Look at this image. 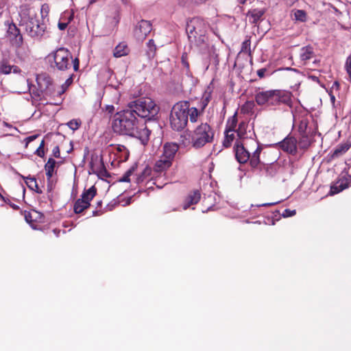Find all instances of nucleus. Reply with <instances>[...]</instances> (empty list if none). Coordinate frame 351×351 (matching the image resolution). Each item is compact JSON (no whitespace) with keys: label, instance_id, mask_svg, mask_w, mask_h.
<instances>
[{"label":"nucleus","instance_id":"1","mask_svg":"<svg viewBox=\"0 0 351 351\" xmlns=\"http://www.w3.org/2000/svg\"><path fill=\"white\" fill-rule=\"evenodd\" d=\"M112 128L115 133L147 141L151 134L146 123L139 120L130 108L117 112L114 116Z\"/></svg>","mask_w":351,"mask_h":351},{"label":"nucleus","instance_id":"2","mask_svg":"<svg viewBox=\"0 0 351 351\" xmlns=\"http://www.w3.org/2000/svg\"><path fill=\"white\" fill-rule=\"evenodd\" d=\"M291 92L285 90L258 88L255 91L254 101L259 106L276 109L282 105L291 107Z\"/></svg>","mask_w":351,"mask_h":351},{"label":"nucleus","instance_id":"3","mask_svg":"<svg viewBox=\"0 0 351 351\" xmlns=\"http://www.w3.org/2000/svg\"><path fill=\"white\" fill-rule=\"evenodd\" d=\"M208 24L204 19L199 17L193 18L188 21L186 27L189 41L197 47H203L208 40Z\"/></svg>","mask_w":351,"mask_h":351},{"label":"nucleus","instance_id":"4","mask_svg":"<svg viewBox=\"0 0 351 351\" xmlns=\"http://www.w3.org/2000/svg\"><path fill=\"white\" fill-rule=\"evenodd\" d=\"M29 9L26 5L20 7L19 15L21 20L19 25H25V32L30 37L40 39L47 32V25L44 22L32 17H29L28 20L25 21V18L29 15Z\"/></svg>","mask_w":351,"mask_h":351},{"label":"nucleus","instance_id":"5","mask_svg":"<svg viewBox=\"0 0 351 351\" xmlns=\"http://www.w3.org/2000/svg\"><path fill=\"white\" fill-rule=\"evenodd\" d=\"M215 134L211 125L207 123H201L191 132L190 143L194 149H201L214 141Z\"/></svg>","mask_w":351,"mask_h":351},{"label":"nucleus","instance_id":"6","mask_svg":"<svg viewBox=\"0 0 351 351\" xmlns=\"http://www.w3.org/2000/svg\"><path fill=\"white\" fill-rule=\"evenodd\" d=\"M134 113L142 118H151L155 117L159 112V107L155 101L149 97H141L131 101L128 105Z\"/></svg>","mask_w":351,"mask_h":351},{"label":"nucleus","instance_id":"7","mask_svg":"<svg viewBox=\"0 0 351 351\" xmlns=\"http://www.w3.org/2000/svg\"><path fill=\"white\" fill-rule=\"evenodd\" d=\"M190 106L189 101H180L172 108L170 114V125L176 131H182L187 125V109Z\"/></svg>","mask_w":351,"mask_h":351},{"label":"nucleus","instance_id":"8","mask_svg":"<svg viewBox=\"0 0 351 351\" xmlns=\"http://www.w3.org/2000/svg\"><path fill=\"white\" fill-rule=\"evenodd\" d=\"M97 188L95 186H92L88 189H84L81 195V198L77 199L74 204V213L80 214L89 208L90 206V202L97 195Z\"/></svg>","mask_w":351,"mask_h":351},{"label":"nucleus","instance_id":"9","mask_svg":"<svg viewBox=\"0 0 351 351\" xmlns=\"http://www.w3.org/2000/svg\"><path fill=\"white\" fill-rule=\"evenodd\" d=\"M55 67L59 71H66L71 68L72 56L70 51L63 47L58 49L53 53Z\"/></svg>","mask_w":351,"mask_h":351},{"label":"nucleus","instance_id":"10","mask_svg":"<svg viewBox=\"0 0 351 351\" xmlns=\"http://www.w3.org/2000/svg\"><path fill=\"white\" fill-rule=\"evenodd\" d=\"M8 25L7 34L12 45L16 48L22 47L23 44V37L21 33L20 29L18 28L13 22L8 23Z\"/></svg>","mask_w":351,"mask_h":351},{"label":"nucleus","instance_id":"11","mask_svg":"<svg viewBox=\"0 0 351 351\" xmlns=\"http://www.w3.org/2000/svg\"><path fill=\"white\" fill-rule=\"evenodd\" d=\"M276 147L285 152L295 155L298 151V141L294 136L288 135L282 141L277 143Z\"/></svg>","mask_w":351,"mask_h":351},{"label":"nucleus","instance_id":"12","mask_svg":"<svg viewBox=\"0 0 351 351\" xmlns=\"http://www.w3.org/2000/svg\"><path fill=\"white\" fill-rule=\"evenodd\" d=\"M349 172L342 176L338 181L330 186V194H337L344 189H347L351 183V167L349 168Z\"/></svg>","mask_w":351,"mask_h":351},{"label":"nucleus","instance_id":"13","mask_svg":"<svg viewBox=\"0 0 351 351\" xmlns=\"http://www.w3.org/2000/svg\"><path fill=\"white\" fill-rule=\"evenodd\" d=\"M152 25L149 21L141 20L134 29V35L139 40H144L151 32Z\"/></svg>","mask_w":351,"mask_h":351},{"label":"nucleus","instance_id":"14","mask_svg":"<svg viewBox=\"0 0 351 351\" xmlns=\"http://www.w3.org/2000/svg\"><path fill=\"white\" fill-rule=\"evenodd\" d=\"M235 157L240 164H245L250 160V150L240 141H237L234 147Z\"/></svg>","mask_w":351,"mask_h":351},{"label":"nucleus","instance_id":"15","mask_svg":"<svg viewBox=\"0 0 351 351\" xmlns=\"http://www.w3.org/2000/svg\"><path fill=\"white\" fill-rule=\"evenodd\" d=\"M179 148L180 146L176 143H165L162 146V154L161 156L173 162Z\"/></svg>","mask_w":351,"mask_h":351},{"label":"nucleus","instance_id":"16","mask_svg":"<svg viewBox=\"0 0 351 351\" xmlns=\"http://www.w3.org/2000/svg\"><path fill=\"white\" fill-rule=\"evenodd\" d=\"M36 83L41 92H46L52 85V79L46 73H42L36 75Z\"/></svg>","mask_w":351,"mask_h":351},{"label":"nucleus","instance_id":"17","mask_svg":"<svg viewBox=\"0 0 351 351\" xmlns=\"http://www.w3.org/2000/svg\"><path fill=\"white\" fill-rule=\"evenodd\" d=\"M173 165L169 160L166 159L160 156V158L156 161L153 170L157 173H165Z\"/></svg>","mask_w":351,"mask_h":351},{"label":"nucleus","instance_id":"18","mask_svg":"<svg viewBox=\"0 0 351 351\" xmlns=\"http://www.w3.org/2000/svg\"><path fill=\"white\" fill-rule=\"evenodd\" d=\"M254 145H256V149L252 152V154L250 155V160H248V162H250V165L253 169L257 168L258 166L260 165V154L262 152V147L259 145H258L256 142L254 141Z\"/></svg>","mask_w":351,"mask_h":351},{"label":"nucleus","instance_id":"19","mask_svg":"<svg viewBox=\"0 0 351 351\" xmlns=\"http://www.w3.org/2000/svg\"><path fill=\"white\" fill-rule=\"evenodd\" d=\"M201 198V194L199 191H194L190 193L185 198L183 204V209L186 210L191 206L196 204L199 202Z\"/></svg>","mask_w":351,"mask_h":351},{"label":"nucleus","instance_id":"20","mask_svg":"<svg viewBox=\"0 0 351 351\" xmlns=\"http://www.w3.org/2000/svg\"><path fill=\"white\" fill-rule=\"evenodd\" d=\"M351 147V143L347 142L337 145L330 154L331 159H336L343 156Z\"/></svg>","mask_w":351,"mask_h":351},{"label":"nucleus","instance_id":"21","mask_svg":"<svg viewBox=\"0 0 351 351\" xmlns=\"http://www.w3.org/2000/svg\"><path fill=\"white\" fill-rule=\"evenodd\" d=\"M309 119L308 116L305 114L299 118L298 121V132L300 135H305V134H312L311 128L308 127Z\"/></svg>","mask_w":351,"mask_h":351},{"label":"nucleus","instance_id":"22","mask_svg":"<svg viewBox=\"0 0 351 351\" xmlns=\"http://www.w3.org/2000/svg\"><path fill=\"white\" fill-rule=\"evenodd\" d=\"M315 56V52L313 47L308 45L303 47L300 49V58L301 61L306 64L307 61L310 60Z\"/></svg>","mask_w":351,"mask_h":351},{"label":"nucleus","instance_id":"23","mask_svg":"<svg viewBox=\"0 0 351 351\" xmlns=\"http://www.w3.org/2000/svg\"><path fill=\"white\" fill-rule=\"evenodd\" d=\"M265 13L264 9H253L248 11L247 16L250 18L252 23L256 24Z\"/></svg>","mask_w":351,"mask_h":351},{"label":"nucleus","instance_id":"24","mask_svg":"<svg viewBox=\"0 0 351 351\" xmlns=\"http://www.w3.org/2000/svg\"><path fill=\"white\" fill-rule=\"evenodd\" d=\"M130 53V49L128 45L123 42L120 43L114 49L113 55L116 58H120L127 56Z\"/></svg>","mask_w":351,"mask_h":351},{"label":"nucleus","instance_id":"25","mask_svg":"<svg viewBox=\"0 0 351 351\" xmlns=\"http://www.w3.org/2000/svg\"><path fill=\"white\" fill-rule=\"evenodd\" d=\"M56 163L57 162L54 159L49 158L47 163L45 165V169L48 181H49L52 178Z\"/></svg>","mask_w":351,"mask_h":351},{"label":"nucleus","instance_id":"26","mask_svg":"<svg viewBox=\"0 0 351 351\" xmlns=\"http://www.w3.org/2000/svg\"><path fill=\"white\" fill-rule=\"evenodd\" d=\"M25 180V184L27 185L28 188L31 190L36 191L38 193H42V191L38 186L36 179L34 177H25L22 176Z\"/></svg>","mask_w":351,"mask_h":351},{"label":"nucleus","instance_id":"27","mask_svg":"<svg viewBox=\"0 0 351 351\" xmlns=\"http://www.w3.org/2000/svg\"><path fill=\"white\" fill-rule=\"evenodd\" d=\"M311 134H305V135H300V138L298 141V145L300 149L306 150L311 144V141L309 138Z\"/></svg>","mask_w":351,"mask_h":351},{"label":"nucleus","instance_id":"28","mask_svg":"<svg viewBox=\"0 0 351 351\" xmlns=\"http://www.w3.org/2000/svg\"><path fill=\"white\" fill-rule=\"evenodd\" d=\"M187 110V119L189 120L191 123H196L197 121L198 117L202 114V111H199L197 108L192 107L189 108L188 106Z\"/></svg>","mask_w":351,"mask_h":351},{"label":"nucleus","instance_id":"29","mask_svg":"<svg viewBox=\"0 0 351 351\" xmlns=\"http://www.w3.org/2000/svg\"><path fill=\"white\" fill-rule=\"evenodd\" d=\"M237 123V112H235L233 116H232L228 119L225 130H228L230 132H236Z\"/></svg>","mask_w":351,"mask_h":351},{"label":"nucleus","instance_id":"30","mask_svg":"<svg viewBox=\"0 0 351 351\" xmlns=\"http://www.w3.org/2000/svg\"><path fill=\"white\" fill-rule=\"evenodd\" d=\"M235 133L236 132H230L228 130H225V137L223 141V146L226 148L230 147L232 145V143L235 138Z\"/></svg>","mask_w":351,"mask_h":351},{"label":"nucleus","instance_id":"31","mask_svg":"<svg viewBox=\"0 0 351 351\" xmlns=\"http://www.w3.org/2000/svg\"><path fill=\"white\" fill-rule=\"evenodd\" d=\"M255 101H247L241 107V112L243 114H252L254 112L255 108Z\"/></svg>","mask_w":351,"mask_h":351},{"label":"nucleus","instance_id":"32","mask_svg":"<svg viewBox=\"0 0 351 351\" xmlns=\"http://www.w3.org/2000/svg\"><path fill=\"white\" fill-rule=\"evenodd\" d=\"M12 66L6 59H3L0 61V73L8 75L12 71Z\"/></svg>","mask_w":351,"mask_h":351},{"label":"nucleus","instance_id":"33","mask_svg":"<svg viewBox=\"0 0 351 351\" xmlns=\"http://www.w3.org/2000/svg\"><path fill=\"white\" fill-rule=\"evenodd\" d=\"M240 53H247L250 57L252 58V51H251V41L250 37L246 38L241 45V49Z\"/></svg>","mask_w":351,"mask_h":351},{"label":"nucleus","instance_id":"34","mask_svg":"<svg viewBox=\"0 0 351 351\" xmlns=\"http://www.w3.org/2000/svg\"><path fill=\"white\" fill-rule=\"evenodd\" d=\"M247 128V123L245 121H241L238 125V128L236 130L237 136L241 139L244 138L246 134V130Z\"/></svg>","mask_w":351,"mask_h":351},{"label":"nucleus","instance_id":"35","mask_svg":"<svg viewBox=\"0 0 351 351\" xmlns=\"http://www.w3.org/2000/svg\"><path fill=\"white\" fill-rule=\"evenodd\" d=\"M295 19L301 22H305L307 19L306 12L303 10H297L294 12Z\"/></svg>","mask_w":351,"mask_h":351},{"label":"nucleus","instance_id":"36","mask_svg":"<svg viewBox=\"0 0 351 351\" xmlns=\"http://www.w3.org/2000/svg\"><path fill=\"white\" fill-rule=\"evenodd\" d=\"M210 99V94H205L199 101V107L201 108V111L203 112L206 107L208 106Z\"/></svg>","mask_w":351,"mask_h":351},{"label":"nucleus","instance_id":"37","mask_svg":"<svg viewBox=\"0 0 351 351\" xmlns=\"http://www.w3.org/2000/svg\"><path fill=\"white\" fill-rule=\"evenodd\" d=\"M136 169V167L132 166L130 167L125 174L119 179V181L121 182H130V177L134 173Z\"/></svg>","mask_w":351,"mask_h":351},{"label":"nucleus","instance_id":"38","mask_svg":"<svg viewBox=\"0 0 351 351\" xmlns=\"http://www.w3.org/2000/svg\"><path fill=\"white\" fill-rule=\"evenodd\" d=\"M81 123L80 119H72L67 123V125L72 130H76L80 128Z\"/></svg>","mask_w":351,"mask_h":351},{"label":"nucleus","instance_id":"39","mask_svg":"<svg viewBox=\"0 0 351 351\" xmlns=\"http://www.w3.org/2000/svg\"><path fill=\"white\" fill-rule=\"evenodd\" d=\"M72 82H73V78H72V76H71L62 85V90L58 92V95H62L66 90L68 87L72 84Z\"/></svg>","mask_w":351,"mask_h":351},{"label":"nucleus","instance_id":"40","mask_svg":"<svg viewBox=\"0 0 351 351\" xmlns=\"http://www.w3.org/2000/svg\"><path fill=\"white\" fill-rule=\"evenodd\" d=\"M181 62L182 65L187 69L189 70V63L188 61V56L186 53H183L181 57Z\"/></svg>","mask_w":351,"mask_h":351},{"label":"nucleus","instance_id":"41","mask_svg":"<svg viewBox=\"0 0 351 351\" xmlns=\"http://www.w3.org/2000/svg\"><path fill=\"white\" fill-rule=\"evenodd\" d=\"M44 146H45V141L43 140L38 147V149L36 151V154L40 156L43 157L45 156V151H44Z\"/></svg>","mask_w":351,"mask_h":351},{"label":"nucleus","instance_id":"42","mask_svg":"<svg viewBox=\"0 0 351 351\" xmlns=\"http://www.w3.org/2000/svg\"><path fill=\"white\" fill-rule=\"evenodd\" d=\"M345 68L349 77L351 78V54L346 59Z\"/></svg>","mask_w":351,"mask_h":351},{"label":"nucleus","instance_id":"43","mask_svg":"<svg viewBox=\"0 0 351 351\" xmlns=\"http://www.w3.org/2000/svg\"><path fill=\"white\" fill-rule=\"evenodd\" d=\"M295 214H296L295 210H291L289 208H286L284 210V211L282 214V216L283 217H289L294 216Z\"/></svg>","mask_w":351,"mask_h":351},{"label":"nucleus","instance_id":"44","mask_svg":"<svg viewBox=\"0 0 351 351\" xmlns=\"http://www.w3.org/2000/svg\"><path fill=\"white\" fill-rule=\"evenodd\" d=\"M102 206V201L99 200L97 202V207L96 208H101ZM103 213L102 210L101 209L98 210L96 209L95 210L93 211V216H99Z\"/></svg>","mask_w":351,"mask_h":351},{"label":"nucleus","instance_id":"45","mask_svg":"<svg viewBox=\"0 0 351 351\" xmlns=\"http://www.w3.org/2000/svg\"><path fill=\"white\" fill-rule=\"evenodd\" d=\"M151 171L152 169L150 167H147L146 168H145V169L143 170L140 176V179L143 180L145 178L149 176L151 173Z\"/></svg>","mask_w":351,"mask_h":351},{"label":"nucleus","instance_id":"46","mask_svg":"<svg viewBox=\"0 0 351 351\" xmlns=\"http://www.w3.org/2000/svg\"><path fill=\"white\" fill-rule=\"evenodd\" d=\"M99 173H100V175H101L103 176H106V177L110 176L109 173L107 171V170L106 169V168L104 167V164L102 160H101V170L99 171Z\"/></svg>","mask_w":351,"mask_h":351},{"label":"nucleus","instance_id":"47","mask_svg":"<svg viewBox=\"0 0 351 351\" xmlns=\"http://www.w3.org/2000/svg\"><path fill=\"white\" fill-rule=\"evenodd\" d=\"M52 154L56 158H60V150L58 145H56L53 148Z\"/></svg>","mask_w":351,"mask_h":351},{"label":"nucleus","instance_id":"48","mask_svg":"<svg viewBox=\"0 0 351 351\" xmlns=\"http://www.w3.org/2000/svg\"><path fill=\"white\" fill-rule=\"evenodd\" d=\"M73 69L75 71H77L78 69H79V66H80V61H79V59L77 58H75L73 61Z\"/></svg>","mask_w":351,"mask_h":351},{"label":"nucleus","instance_id":"49","mask_svg":"<svg viewBox=\"0 0 351 351\" xmlns=\"http://www.w3.org/2000/svg\"><path fill=\"white\" fill-rule=\"evenodd\" d=\"M25 218L27 222L31 223H32L34 219H33L32 213H27L25 215Z\"/></svg>","mask_w":351,"mask_h":351},{"label":"nucleus","instance_id":"50","mask_svg":"<svg viewBox=\"0 0 351 351\" xmlns=\"http://www.w3.org/2000/svg\"><path fill=\"white\" fill-rule=\"evenodd\" d=\"M267 69L263 68L257 71V75L260 78H263L265 75Z\"/></svg>","mask_w":351,"mask_h":351},{"label":"nucleus","instance_id":"51","mask_svg":"<svg viewBox=\"0 0 351 351\" xmlns=\"http://www.w3.org/2000/svg\"><path fill=\"white\" fill-rule=\"evenodd\" d=\"M339 88H340V84L339 83L337 82V81H335L332 85V87L330 88V90H332V92L334 90H336V91H338L339 90Z\"/></svg>","mask_w":351,"mask_h":351},{"label":"nucleus","instance_id":"52","mask_svg":"<svg viewBox=\"0 0 351 351\" xmlns=\"http://www.w3.org/2000/svg\"><path fill=\"white\" fill-rule=\"evenodd\" d=\"M105 110L109 114H112L114 111V107L112 105H108L106 106Z\"/></svg>","mask_w":351,"mask_h":351},{"label":"nucleus","instance_id":"53","mask_svg":"<svg viewBox=\"0 0 351 351\" xmlns=\"http://www.w3.org/2000/svg\"><path fill=\"white\" fill-rule=\"evenodd\" d=\"M48 11H49V5H48V4H47V3L43 4L42 5V7H41V14H42V15L43 14L44 12L47 14Z\"/></svg>","mask_w":351,"mask_h":351},{"label":"nucleus","instance_id":"54","mask_svg":"<svg viewBox=\"0 0 351 351\" xmlns=\"http://www.w3.org/2000/svg\"><path fill=\"white\" fill-rule=\"evenodd\" d=\"M328 94L330 95L331 103L332 104V105H335L336 99H335V95H334V94L332 93V90H330Z\"/></svg>","mask_w":351,"mask_h":351},{"label":"nucleus","instance_id":"55","mask_svg":"<svg viewBox=\"0 0 351 351\" xmlns=\"http://www.w3.org/2000/svg\"><path fill=\"white\" fill-rule=\"evenodd\" d=\"M68 25V23H58V28L60 29V30H64L66 27Z\"/></svg>","mask_w":351,"mask_h":351},{"label":"nucleus","instance_id":"56","mask_svg":"<svg viewBox=\"0 0 351 351\" xmlns=\"http://www.w3.org/2000/svg\"><path fill=\"white\" fill-rule=\"evenodd\" d=\"M37 136H38L37 135H33V136H28L27 138H26L27 143H28L29 142H31V141L35 140Z\"/></svg>","mask_w":351,"mask_h":351},{"label":"nucleus","instance_id":"57","mask_svg":"<svg viewBox=\"0 0 351 351\" xmlns=\"http://www.w3.org/2000/svg\"><path fill=\"white\" fill-rule=\"evenodd\" d=\"M12 66V70L13 71V73H19L21 72V69H19V66Z\"/></svg>","mask_w":351,"mask_h":351},{"label":"nucleus","instance_id":"58","mask_svg":"<svg viewBox=\"0 0 351 351\" xmlns=\"http://www.w3.org/2000/svg\"><path fill=\"white\" fill-rule=\"evenodd\" d=\"M43 93V92H41L40 90L38 88L36 92L33 93V95H34V97H40Z\"/></svg>","mask_w":351,"mask_h":351},{"label":"nucleus","instance_id":"59","mask_svg":"<svg viewBox=\"0 0 351 351\" xmlns=\"http://www.w3.org/2000/svg\"><path fill=\"white\" fill-rule=\"evenodd\" d=\"M53 232L54 234L56 235V237H59V234L60 233V230H59V229H54L53 230Z\"/></svg>","mask_w":351,"mask_h":351},{"label":"nucleus","instance_id":"60","mask_svg":"<svg viewBox=\"0 0 351 351\" xmlns=\"http://www.w3.org/2000/svg\"><path fill=\"white\" fill-rule=\"evenodd\" d=\"M286 3L289 5H292L296 0H285Z\"/></svg>","mask_w":351,"mask_h":351},{"label":"nucleus","instance_id":"61","mask_svg":"<svg viewBox=\"0 0 351 351\" xmlns=\"http://www.w3.org/2000/svg\"><path fill=\"white\" fill-rule=\"evenodd\" d=\"M276 203H266V204H262L261 206H270L274 205Z\"/></svg>","mask_w":351,"mask_h":351},{"label":"nucleus","instance_id":"62","mask_svg":"<svg viewBox=\"0 0 351 351\" xmlns=\"http://www.w3.org/2000/svg\"><path fill=\"white\" fill-rule=\"evenodd\" d=\"M154 45V40L151 39L148 42V45L150 46V45Z\"/></svg>","mask_w":351,"mask_h":351},{"label":"nucleus","instance_id":"63","mask_svg":"<svg viewBox=\"0 0 351 351\" xmlns=\"http://www.w3.org/2000/svg\"><path fill=\"white\" fill-rule=\"evenodd\" d=\"M247 0H239V2L240 4H244L245 3Z\"/></svg>","mask_w":351,"mask_h":351},{"label":"nucleus","instance_id":"64","mask_svg":"<svg viewBox=\"0 0 351 351\" xmlns=\"http://www.w3.org/2000/svg\"><path fill=\"white\" fill-rule=\"evenodd\" d=\"M34 213V214H36V215H38V213L37 212H36V211H34V213Z\"/></svg>","mask_w":351,"mask_h":351}]
</instances>
